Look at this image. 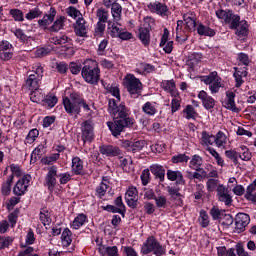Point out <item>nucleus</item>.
Instances as JSON below:
<instances>
[{
  "mask_svg": "<svg viewBox=\"0 0 256 256\" xmlns=\"http://www.w3.org/2000/svg\"><path fill=\"white\" fill-rule=\"evenodd\" d=\"M216 17L224 21L231 31H235L234 34L238 37V41L245 43L247 37H249V22L245 19L241 20L239 14H235L233 10L219 9L216 11Z\"/></svg>",
  "mask_w": 256,
  "mask_h": 256,
  "instance_id": "1",
  "label": "nucleus"
},
{
  "mask_svg": "<svg viewBox=\"0 0 256 256\" xmlns=\"http://www.w3.org/2000/svg\"><path fill=\"white\" fill-rule=\"evenodd\" d=\"M81 76L88 85H99V81H101L99 63L93 59L85 60L82 66Z\"/></svg>",
  "mask_w": 256,
  "mask_h": 256,
  "instance_id": "2",
  "label": "nucleus"
},
{
  "mask_svg": "<svg viewBox=\"0 0 256 256\" xmlns=\"http://www.w3.org/2000/svg\"><path fill=\"white\" fill-rule=\"evenodd\" d=\"M141 255H149L153 253L155 256H163L167 253L166 246L161 245L155 236H148L146 241L142 244L140 249Z\"/></svg>",
  "mask_w": 256,
  "mask_h": 256,
  "instance_id": "3",
  "label": "nucleus"
},
{
  "mask_svg": "<svg viewBox=\"0 0 256 256\" xmlns=\"http://www.w3.org/2000/svg\"><path fill=\"white\" fill-rule=\"evenodd\" d=\"M63 105L66 113L75 119L81 114V94L74 92L70 97L63 98Z\"/></svg>",
  "mask_w": 256,
  "mask_h": 256,
  "instance_id": "4",
  "label": "nucleus"
},
{
  "mask_svg": "<svg viewBox=\"0 0 256 256\" xmlns=\"http://www.w3.org/2000/svg\"><path fill=\"white\" fill-rule=\"evenodd\" d=\"M106 125L111 131L113 137H119L121 133H125L126 129H130L135 125V118H127V119H114L113 122L108 121Z\"/></svg>",
  "mask_w": 256,
  "mask_h": 256,
  "instance_id": "5",
  "label": "nucleus"
},
{
  "mask_svg": "<svg viewBox=\"0 0 256 256\" xmlns=\"http://www.w3.org/2000/svg\"><path fill=\"white\" fill-rule=\"evenodd\" d=\"M43 73H45V68L41 63H36L32 67L31 74L25 80V85L28 89H39L41 81H43Z\"/></svg>",
  "mask_w": 256,
  "mask_h": 256,
  "instance_id": "6",
  "label": "nucleus"
},
{
  "mask_svg": "<svg viewBox=\"0 0 256 256\" xmlns=\"http://www.w3.org/2000/svg\"><path fill=\"white\" fill-rule=\"evenodd\" d=\"M108 113H110L111 117H114V119H133V117L129 116V108L125 106V102H121L117 105L115 99L109 100Z\"/></svg>",
  "mask_w": 256,
  "mask_h": 256,
  "instance_id": "7",
  "label": "nucleus"
},
{
  "mask_svg": "<svg viewBox=\"0 0 256 256\" xmlns=\"http://www.w3.org/2000/svg\"><path fill=\"white\" fill-rule=\"evenodd\" d=\"M126 89L132 99H139L143 93V83L133 74L126 77Z\"/></svg>",
  "mask_w": 256,
  "mask_h": 256,
  "instance_id": "8",
  "label": "nucleus"
},
{
  "mask_svg": "<svg viewBox=\"0 0 256 256\" xmlns=\"http://www.w3.org/2000/svg\"><path fill=\"white\" fill-rule=\"evenodd\" d=\"M81 141H83V147L87 143H92L95 139V123L91 119L84 120L81 123Z\"/></svg>",
  "mask_w": 256,
  "mask_h": 256,
  "instance_id": "9",
  "label": "nucleus"
},
{
  "mask_svg": "<svg viewBox=\"0 0 256 256\" xmlns=\"http://www.w3.org/2000/svg\"><path fill=\"white\" fill-rule=\"evenodd\" d=\"M57 169L56 165L48 167V172L44 179V185L47 187L49 193H53V191H55V187H57Z\"/></svg>",
  "mask_w": 256,
  "mask_h": 256,
  "instance_id": "10",
  "label": "nucleus"
},
{
  "mask_svg": "<svg viewBox=\"0 0 256 256\" xmlns=\"http://www.w3.org/2000/svg\"><path fill=\"white\" fill-rule=\"evenodd\" d=\"M234 233H243L247 225L251 223V217L247 213L240 212L234 218Z\"/></svg>",
  "mask_w": 256,
  "mask_h": 256,
  "instance_id": "11",
  "label": "nucleus"
},
{
  "mask_svg": "<svg viewBox=\"0 0 256 256\" xmlns=\"http://www.w3.org/2000/svg\"><path fill=\"white\" fill-rule=\"evenodd\" d=\"M15 53V47L7 40L0 41V59L1 61H11Z\"/></svg>",
  "mask_w": 256,
  "mask_h": 256,
  "instance_id": "12",
  "label": "nucleus"
},
{
  "mask_svg": "<svg viewBox=\"0 0 256 256\" xmlns=\"http://www.w3.org/2000/svg\"><path fill=\"white\" fill-rule=\"evenodd\" d=\"M57 16V10L55 7H51L48 14H44L43 18L38 20V27L43 29V31H49V25L55 21V17Z\"/></svg>",
  "mask_w": 256,
  "mask_h": 256,
  "instance_id": "13",
  "label": "nucleus"
},
{
  "mask_svg": "<svg viewBox=\"0 0 256 256\" xmlns=\"http://www.w3.org/2000/svg\"><path fill=\"white\" fill-rule=\"evenodd\" d=\"M96 245L101 256H119V248L117 246H107L100 242L99 239L96 240Z\"/></svg>",
  "mask_w": 256,
  "mask_h": 256,
  "instance_id": "14",
  "label": "nucleus"
},
{
  "mask_svg": "<svg viewBox=\"0 0 256 256\" xmlns=\"http://www.w3.org/2000/svg\"><path fill=\"white\" fill-rule=\"evenodd\" d=\"M122 147L126 149L129 153H137L139 151H142V149L145 147V140H124L122 142Z\"/></svg>",
  "mask_w": 256,
  "mask_h": 256,
  "instance_id": "15",
  "label": "nucleus"
},
{
  "mask_svg": "<svg viewBox=\"0 0 256 256\" xmlns=\"http://www.w3.org/2000/svg\"><path fill=\"white\" fill-rule=\"evenodd\" d=\"M147 7L151 13H156L161 17H167V13H169V7L159 1L150 2Z\"/></svg>",
  "mask_w": 256,
  "mask_h": 256,
  "instance_id": "16",
  "label": "nucleus"
},
{
  "mask_svg": "<svg viewBox=\"0 0 256 256\" xmlns=\"http://www.w3.org/2000/svg\"><path fill=\"white\" fill-rule=\"evenodd\" d=\"M99 152L101 155H106V157H119L123 155V152L121 149H119V146L114 145L99 146Z\"/></svg>",
  "mask_w": 256,
  "mask_h": 256,
  "instance_id": "17",
  "label": "nucleus"
},
{
  "mask_svg": "<svg viewBox=\"0 0 256 256\" xmlns=\"http://www.w3.org/2000/svg\"><path fill=\"white\" fill-rule=\"evenodd\" d=\"M159 47H163V51L167 55H171V53H173V41H169V29L167 28H164L163 30Z\"/></svg>",
  "mask_w": 256,
  "mask_h": 256,
  "instance_id": "18",
  "label": "nucleus"
},
{
  "mask_svg": "<svg viewBox=\"0 0 256 256\" xmlns=\"http://www.w3.org/2000/svg\"><path fill=\"white\" fill-rule=\"evenodd\" d=\"M198 99L202 101V105L206 111H211L215 108V98L210 96L206 91L201 90L198 94Z\"/></svg>",
  "mask_w": 256,
  "mask_h": 256,
  "instance_id": "19",
  "label": "nucleus"
},
{
  "mask_svg": "<svg viewBox=\"0 0 256 256\" xmlns=\"http://www.w3.org/2000/svg\"><path fill=\"white\" fill-rule=\"evenodd\" d=\"M155 71H157L155 65L147 62H138L134 69V73L138 75H149L150 73H155Z\"/></svg>",
  "mask_w": 256,
  "mask_h": 256,
  "instance_id": "20",
  "label": "nucleus"
},
{
  "mask_svg": "<svg viewBox=\"0 0 256 256\" xmlns=\"http://www.w3.org/2000/svg\"><path fill=\"white\" fill-rule=\"evenodd\" d=\"M150 173L159 184L165 182V168L161 164L150 165Z\"/></svg>",
  "mask_w": 256,
  "mask_h": 256,
  "instance_id": "21",
  "label": "nucleus"
},
{
  "mask_svg": "<svg viewBox=\"0 0 256 256\" xmlns=\"http://www.w3.org/2000/svg\"><path fill=\"white\" fill-rule=\"evenodd\" d=\"M183 21L185 22L186 33H193L197 30V18L195 14H184Z\"/></svg>",
  "mask_w": 256,
  "mask_h": 256,
  "instance_id": "22",
  "label": "nucleus"
},
{
  "mask_svg": "<svg viewBox=\"0 0 256 256\" xmlns=\"http://www.w3.org/2000/svg\"><path fill=\"white\" fill-rule=\"evenodd\" d=\"M196 31L200 37H215L217 35V30L203 24V22L198 21Z\"/></svg>",
  "mask_w": 256,
  "mask_h": 256,
  "instance_id": "23",
  "label": "nucleus"
},
{
  "mask_svg": "<svg viewBox=\"0 0 256 256\" xmlns=\"http://www.w3.org/2000/svg\"><path fill=\"white\" fill-rule=\"evenodd\" d=\"M166 177L168 181H175L176 185H185L186 183L183 172L179 170H167Z\"/></svg>",
  "mask_w": 256,
  "mask_h": 256,
  "instance_id": "24",
  "label": "nucleus"
},
{
  "mask_svg": "<svg viewBox=\"0 0 256 256\" xmlns=\"http://www.w3.org/2000/svg\"><path fill=\"white\" fill-rule=\"evenodd\" d=\"M138 39L141 41L144 47H149L151 43V31L149 28L140 27L138 29Z\"/></svg>",
  "mask_w": 256,
  "mask_h": 256,
  "instance_id": "25",
  "label": "nucleus"
},
{
  "mask_svg": "<svg viewBox=\"0 0 256 256\" xmlns=\"http://www.w3.org/2000/svg\"><path fill=\"white\" fill-rule=\"evenodd\" d=\"M65 21H67V17L65 16H58L55 21H53L52 25L49 26L48 32L49 33H59L61 29L65 28Z\"/></svg>",
  "mask_w": 256,
  "mask_h": 256,
  "instance_id": "26",
  "label": "nucleus"
},
{
  "mask_svg": "<svg viewBox=\"0 0 256 256\" xmlns=\"http://www.w3.org/2000/svg\"><path fill=\"white\" fill-rule=\"evenodd\" d=\"M227 101L225 102L226 109H229V111H234V113H239V109L237 108V105L235 104V92L228 90L225 92Z\"/></svg>",
  "mask_w": 256,
  "mask_h": 256,
  "instance_id": "27",
  "label": "nucleus"
},
{
  "mask_svg": "<svg viewBox=\"0 0 256 256\" xmlns=\"http://www.w3.org/2000/svg\"><path fill=\"white\" fill-rule=\"evenodd\" d=\"M87 221H89V218L87 217V215L84 213H79L70 224V227L71 229L78 231V229H81V227H83V225H85Z\"/></svg>",
  "mask_w": 256,
  "mask_h": 256,
  "instance_id": "28",
  "label": "nucleus"
},
{
  "mask_svg": "<svg viewBox=\"0 0 256 256\" xmlns=\"http://www.w3.org/2000/svg\"><path fill=\"white\" fill-rule=\"evenodd\" d=\"M71 173L73 175H85L83 171V160H81L79 156L72 158Z\"/></svg>",
  "mask_w": 256,
  "mask_h": 256,
  "instance_id": "29",
  "label": "nucleus"
},
{
  "mask_svg": "<svg viewBox=\"0 0 256 256\" xmlns=\"http://www.w3.org/2000/svg\"><path fill=\"white\" fill-rule=\"evenodd\" d=\"M142 112L149 117H155V115L159 113V110L157 109V102L147 101L142 105Z\"/></svg>",
  "mask_w": 256,
  "mask_h": 256,
  "instance_id": "30",
  "label": "nucleus"
},
{
  "mask_svg": "<svg viewBox=\"0 0 256 256\" xmlns=\"http://www.w3.org/2000/svg\"><path fill=\"white\" fill-rule=\"evenodd\" d=\"M85 23L86 21L83 17L77 19L76 26L74 27V32L77 37H87V27Z\"/></svg>",
  "mask_w": 256,
  "mask_h": 256,
  "instance_id": "31",
  "label": "nucleus"
},
{
  "mask_svg": "<svg viewBox=\"0 0 256 256\" xmlns=\"http://www.w3.org/2000/svg\"><path fill=\"white\" fill-rule=\"evenodd\" d=\"M27 191H29V185H24L20 180L15 183L12 189V193L16 197H23V195H26Z\"/></svg>",
  "mask_w": 256,
  "mask_h": 256,
  "instance_id": "32",
  "label": "nucleus"
},
{
  "mask_svg": "<svg viewBox=\"0 0 256 256\" xmlns=\"http://www.w3.org/2000/svg\"><path fill=\"white\" fill-rule=\"evenodd\" d=\"M256 179L247 186L246 193L244 195L247 201H251V203L256 204Z\"/></svg>",
  "mask_w": 256,
  "mask_h": 256,
  "instance_id": "33",
  "label": "nucleus"
},
{
  "mask_svg": "<svg viewBox=\"0 0 256 256\" xmlns=\"http://www.w3.org/2000/svg\"><path fill=\"white\" fill-rule=\"evenodd\" d=\"M57 103H59V98H57V96L52 94H48L44 96L42 100V106L45 107L46 109H53V107H55Z\"/></svg>",
  "mask_w": 256,
  "mask_h": 256,
  "instance_id": "34",
  "label": "nucleus"
},
{
  "mask_svg": "<svg viewBox=\"0 0 256 256\" xmlns=\"http://www.w3.org/2000/svg\"><path fill=\"white\" fill-rule=\"evenodd\" d=\"M160 87L163 91H166V93H170L171 97H175V80H163L160 83Z\"/></svg>",
  "mask_w": 256,
  "mask_h": 256,
  "instance_id": "35",
  "label": "nucleus"
},
{
  "mask_svg": "<svg viewBox=\"0 0 256 256\" xmlns=\"http://www.w3.org/2000/svg\"><path fill=\"white\" fill-rule=\"evenodd\" d=\"M39 220L42 225H51L53 219L51 218V212L48 211L47 207L41 208L39 212Z\"/></svg>",
  "mask_w": 256,
  "mask_h": 256,
  "instance_id": "36",
  "label": "nucleus"
},
{
  "mask_svg": "<svg viewBox=\"0 0 256 256\" xmlns=\"http://www.w3.org/2000/svg\"><path fill=\"white\" fill-rule=\"evenodd\" d=\"M61 242L63 247H70L73 243V232L69 228H65L61 234Z\"/></svg>",
  "mask_w": 256,
  "mask_h": 256,
  "instance_id": "37",
  "label": "nucleus"
},
{
  "mask_svg": "<svg viewBox=\"0 0 256 256\" xmlns=\"http://www.w3.org/2000/svg\"><path fill=\"white\" fill-rule=\"evenodd\" d=\"M183 20L177 21V27H176V39L177 41H182V43H185L187 39H189V34L187 32L181 31L183 29Z\"/></svg>",
  "mask_w": 256,
  "mask_h": 256,
  "instance_id": "38",
  "label": "nucleus"
},
{
  "mask_svg": "<svg viewBox=\"0 0 256 256\" xmlns=\"http://www.w3.org/2000/svg\"><path fill=\"white\" fill-rule=\"evenodd\" d=\"M61 159V154L59 153H53L49 156H43L40 160V163L42 165H53L54 163H57Z\"/></svg>",
  "mask_w": 256,
  "mask_h": 256,
  "instance_id": "39",
  "label": "nucleus"
},
{
  "mask_svg": "<svg viewBox=\"0 0 256 256\" xmlns=\"http://www.w3.org/2000/svg\"><path fill=\"white\" fill-rule=\"evenodd\" d=\"M219 79H221V77L217 71L210 72L209 75L201 77V81L204 83V85H211Z\"/></svg>",
  "mask_w": 256,
  "mask_h": 256,
  "instance_id": "40",
  "label": "nucleus"
},
{
  "mask_svg": "<svg viewBox=\"0 0 256 256\" xmlns=\"http://www.w3.org/2000/svg\"><path fill=\"white\" fill-rule=\"evenodd\" d=\"M183 113L186 115L185 118L189 121L190 119H197L199 116V113H197V110H195V107L193 105L188 104L186 105L185 109L183 110Z\"/></svg>",
  "mask_w": 256,
  "mask_h": 256,
  "instance_id": "41",
  "label": "nucleus"
},
{
  "mask_svg": "<svg viewBox=\"0 0 256 256\" xmlns=\"http://www.w3.org/2000/svg\"><path fill=\"white\" fill-rule=\"evenodd\" d=\"M69 41H71V38H69L67 34L63 33L51 38V43L54 45H65L66 43H69Z\"/></svg>",
  "mask_w": 256,
  "mask_h": 256,
  "instance_id": "42",
  "label": "nucleus"
},
{
  "mask_svg": "<svg viewBox=\"0 0 256 256\" xmlns=\"http://www.w3.org/2000/svg\"><path fill=\"white\" fill-rule=\"evenodd\" d=\"M225 156L227 157V159H230V161H232L234 165H239V157H241V153L237 152V150H226Z\"/></svg>",
  "mask_w": 256,
  "mask_h": 256,
  "instance_id": "43",
  "label": "nucleus"
},
{
  "mask_svg": "<svg viewBox=\"0 0 256 256\" xmlns=\"http://www.w3.org/2000/svg\"><path fill=\"white\" fill-rule=\"evenodd\" d=\"M123 12V7H121V4L114 2L111 5V13L112 17L115 19V21H119L121 19V13Z\"/></svg>",
  "mask_w": 256,
  "mask_h": 256,
  "instance_id": "44",
  "label": "nucleus"
},
{
  "mask_svg": "<svg viewBox=\"0 0 256 256\" xmlns=\"http://www.w3.org/2000/svg\"><path fill=\"white\" fill-rule=\"evenodd\" d=\"M108 33L110 35V37H112V39H116L117 37H119V35H121V29L119 27H117V25L115 24V22H108Z\"/></svg>",
  "mask_w": 256,
  "mask_h": 256,
  "instance_id": "45",
  "label": "nucleus"
},
{
  "mask_svg": "<svg viewBox=\"0 0 256 256\" xmlns=\"http://www.w3.org/2000/svg\"><path fill=\"white\" fill-rule=\"evenodd\" d=\"M198 221L200 223V226L203 229H207V227H209L210 220H209V214H207V211L200 210V215H199Z\"/></svg>",
  "mask_w": 256,
  "mask_h": 256,
  "instance_id": "46",
  "label": "nucleus"
},
{
  "mask_svg": "<svg viewBox=\"0 0 256 256\" xmlns=\"http://www.w3.org/2000/svg\"><path fill=\"white\" fill-rule=\"evenodd\" d=\"M13 241H15V239L11 236H0V250L3 251L11 247Z\"/></svg>",
  "mask_w": 256,
  "mask_h": 256,
  "instance_id": "47",
  "label": "nucleus"
},
{
  "mask_svg": "<svg viewBox=\"0 0 256 256\" xmlns=\"http://www.w3.org/2000/svg\"><path fill=\"white\" fill-rule=\"evenodd\" d=\"M37 137H39V130L37 128H33L27 134L25 143H28V145H33V143L37 141Z\"/></svg>",
  "mask_w": 256,
  "mask_h": 256,
  "instance_id": "48",
  "label": "nucleus"
},
{
  "mask_svg": "<svg viewBox=\"0 0 256 256\" xmlns=\"http://www.w3.org/2000/svg\"><path fill=\"white\" fill-rule=\"evenodd\" d=\"M31 90L32 92L30 93V100L32 103H40L42 105L44 96L41 94V91H39V88Z\"/></svg>",
  "mask_w": 256,
  "mask_h": 256,
  "instance_id": "49",
  "label": "nucleus"
},
{
  "mask_svg": "<svg viewBox=\"0 0 256 256\" xmlns=\"http://www.w3.org/2000/svg\"><path fill=\"white\" fill-rule=\"evenodd\" d=\"M9 15H11L12 19L16 22H23L25 21V17L23 11L17 8L10 9Z\"/></svg>",
  "mask_w": 256,
  "mask_h": 256,
  "instance_id": "50",
  "label": "nucleus"
},
{
  "mask_svg": "<svg viewBox=\"0 0 256 256\" xmlns=\"http://www.w3.org/2000/svg\"><path fill=\"white\" fill-rule=\"evenodd\" d=\"M43 15V11H41V9H39V7H35L33 9H31L25 16V18L28 21H33V19H37L39 17H41Z\"/></svg>",
  "mask_w": 256,
  "mask_h": 256,
  "instance_id": "51",
  "label": "nucleus"
},
{
  "mask_svg": "<svg viewBox=\"0 0 256 256\" xmlns=\"http://www.w3.org/2000/svg\"><path fill=\"white\" fill-rule=\"evenodd\" d=\"M104 211H107L108 213H119L122 217H125V213H127V209H122L111 204L106 205Z\"/></svg>",
  "mask_w": 256,
  "mask_h": 256,
  "instance_id": "52",
  "label": "nucleus"
},
{
  "mask_svg": "<svg viewBox=\"0 0 256 256\" xmlns=\"http://www.w3.org/2000/svg\"><path fill=\"white\" fill-rule=\"evenodd\" d=\"M143 187H147L151 183V170L150 168L144 169L140 176Z\"/></svg>",
  "mask_w": 256,
  "mask_h": 256,
  "instance_id": "53",
  "label": "nucleus"
},
{
  "mask_svg": "<svg viewBox=\"0 0 256 256\" xmlns=\"http://www.w3.org/2000/svg\"><path fill=\"white\" fill-rule=\"evenodd\" d=\"M107 189H109V185L105 182H101L98 187H96V195L99 199H103L105 195H107Z\"/></svg>",
  "mask_w": 256,
  "mask_h": 256,
  "instance_id": "54",
  "label": "nucleus"
},
{
  "mask_svg": "<svg viewBox=\"0 0 256 256\" xmlns=\"http://www.w3.org/2000/svg\"><path fill=\"white\" fill-rule=\"evenodd\" d=\"M19 213H21V211L19 210V208H16L13 212H11L8 215V221L10 223V227H15V225H17V221L19 219Z\"/></svg>",
  "mask_w": 256,
  "mask_h": 256,
  "instance_id": "55",
  "label": "nucleus"
},
{
  "mask_svg": "<svg viewBox=\"0 0 256 256\" xmlns=\"http://www.w3.org/2000/svg\"><path fill=\"white\" fill-rule=\"evenodd\" d=\"M154 201L158 209H167V197L165 195L156 196Z\"/></svg>",
  "mask_w": 256,
  "mask_h": 256,
  "instance_id": "56",
  "label": "nucleus"
},
{
  "mask_svg": "<svg viewBox=\"0 0 256 256\" xmlns=\"http://www.w3.org/2000/svg\"><path fill=\"white\" fill-rule=\"evenodd\" d=\"M190 169H195V167H203V158L199 155H193L189 163Z\"/></svg>",
  "mask_w": 256,
  "mask_h": 256,
  "instance_id": "57",
  "label": "nucleus"
},
{
  "mask_svg": "<svg viewBox=\"0 0 256 256\" xmlns=\"http://www.w3.org/2000/svg\"><path fill=\"white\" fill-rule=\"evenodd\" d=\"M96 16L98 17L99 22L107 23L109 19V11L105 8H99L96 12Z\"/></svg>",
  "mask_w": 256,
  "mask_h": 256,
  "instance_id": "58",
  "label": "nucleus"
},
{
  "mask_svg": "<svg viewBox=\"0 0 256 256\" xmlns=\"http://www.w3.org/2000/svg\"><path fill=\"white\" fill-rule=\"evenodd\" d=\"M227 139V136H225V133L223 131H219L216 136L214 135L213 141L216 143L217 147H223V144L225 143V140Z\"/></svg>",
  "mask_w": 256,
  "mask_h": 256,
  "instance_id": "59",
  "label": "nucleus"
},
{
  "mask_svg": "<svg viewBox=\"0 0 256 256\" xmlns=\"http://www.w3.org/2000/svg\"><path fill=\"white\" fill-rule=\"evenodd\" d=\"M68 69L72 75H79L83 71V66L77 62H70Z\"/></svg>",
  "mask_w": 256,
  "mask_h": 256,
  "instance_id": "60",
  "label": "nucleus"
},
{
  "mask_svg": "<svg viewBox=\"0 0 256 256\" xmlns=\"http://www.w3.org/2000/svg\"><path fill=\"white\" fill-rule=\"evenodd\" d=\"M189 159H190L189 156H187L186 154H178V155H174L171 158V162L177 165L179 163H188Z\"/></svg>",
  "mask_w": 256,
  "mask_h": 256,
  "instance_id": "61",
  "label": "nucleus"
},
{
  "mask_svg": "<svg viewBox=\"0 0 256 256\" xmlns=\"http://www.w3.org/2000/svg\"><path fill=\"white\" fill-rule=\"evenodd\" d=\"M56 71L60 75H66V73L69 71V66L67 65V62L65 61L56 62Z\"/></svg>",
  "mask_w": 256,
  "mask_h": 256,
  "instance_id": "62",
  "label": "nucleus"
},
{
  "mask_svg": "<svg viewBox=\"0 0 256 256\" xmlns=\"http://www.w3.org/2000/svg\"><path fill=\"white\" fill-rule=\"evenodd\" d=\"M222 79H218L215 82H212V84H208L209 85V89L212 95H215V93H219L222 84H221Z\"/></svg>",
  "mask_w": 256,
  "mask_h": 256,
  "instance_id": "63",
  "label": "nucleus"
},
{
  "mask_svg": "<svg viewBox=\"0 0 256 256\" xmlns=\"http://www.w3.org/2000/svg\"><path fill=\"white\" fill-rule=\"evenodd\" d=\"M168 195L171 196V199H177L178 197H181V193L179 192V188L175 186H167L166 188Z\"/></svg>",
  "mask_w": 256,
  "mask_h": 256,
  "instance_id": "64",
  "label": "nucleus"
}]
</instances>
